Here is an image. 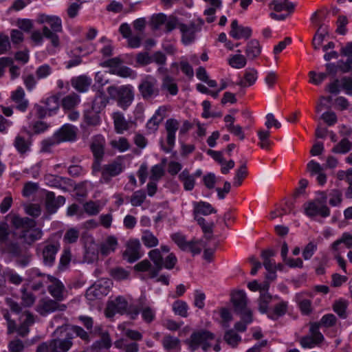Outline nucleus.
I'll return each instance as SVG.
<instances>
[{"instance_id": "nucleus-1", "label": "nucleus", "mask_w": 352, "mask_h": 352, "mask_svg": "<svg viewBox=\"0 0 352 352\" xmlns=\"http://www.w3.org/2000/svg\"><path fill=\"white\" fill-rule=\"evenodd\" d=\"M221 342L220 337H217L214 333L206 329L194 331L185 341L190 351H195L201 349L205 352L211 349L219 352L221 349Z\"/></svg>"}, {"instance_id": "nucleus-2", "label": "nucleus", "mask_w": 352, "mask_h": 352, "mask_svg": "<svg viewBox=\"0 0 352 352\" xmlns=\"http://www.w3.org/2000/svg\"><path fill=\"white\" fill-rule=\"evenodd\" d=\"M109 102L107 96L104 92H99L91 103L85 105L83 118L85 123L89 126H97L100 123V113L107 106Z\"/></svg>"}, {"instance_id": "nucleus-3", "label": "nucleus", "mask_w": 352, "mask_h": 352, "mask_svg": "<svg viewBox=\"0 0 352 352\" xmlns=\"http://www.w3.org/2000/svg\"><path fill=\"white\" fill-rule=\"evenodd\" d=\"M109 98L116 101L117 106L126 111L134 100V88L131 85H111L107 87Z\"/></svg>"}, {"instance_id": "nucleus-4", "label": "nucleus", "mask_w": 352, "mask_h": 352, "mask_svg": "<svg viewBox=\"0 0 352 352\" xmlns=\"http://www.w3.org/2000/svg\"><path fill=\"white\" fill-rule=\"evenodd\" d=\"M62 234L56 232L52 234L45 240L41 249L42 261L44 265L52 267L56 261V256L60 250Z\"/></svg>"}, {"instance_id": "nucleus-5", "label": "nucleus", "mask_w": 352, "mask_h": 352, "mask_svg": "<svg viewBox=\"0 0 352 352\" xmlns=\"http://www.w3.org/2000/svg\"><path fill=\"white\" fill-rule=\"evenodd\" d=\"M41 23H46L50 25L51 30L44 26L43 33L45 38L50 40L53 47H57L60 45L59 36L56 33L63 31L62 21L58 16H50L47 14L41 15Z\"/></svg>"}, {"instance_id": "nucleus-6", "label": "nucleus", "mask_w": 352, "mask_h": 352, "mask_svg": "<svg viewBox=\"0 0 352 352\" xmlns=\"http://www.w3.org/2000/svg\"><path fill=\"white\" fill-rule=\"evenodd\" d=\"M105 138L102 135H96L92 138L89 145L90 151L93 155L91 164L92 174L95 175L100 170V164L102 163L105 155Z\"/></svg>"}, {"instance_id": "nucleus-7", "label": "nucleus", "mask_w": 352, "mask_h": 352, "mask_svg": "<svg viewBox=\"0 0 352 352\" xmlns=\"http://www.w3.org/2000/svg\"><path fill=\"white\" fill-rule=\"evenodd\" d=\"M124 169L122 163L119 160H113L111 163L102 165L100 164V170L97 171L101 173L100 182L108 184L111 182L113 177L120 175Z\"/></svg>"}, {"instance_id": "nucleus-8", "label": "nucleus", "mask_w": 352, "mask_h": 352, "mask_svg": "<svg viewBox=\"0 0 352 352\" xmlns=\"http://www.w3.org/2000/svg\"><path fill=\"white\" fill-rule=\"evenodd\" d=\"M138 91L144 100L156 98L160 94L157 80L151 76L142 79L138 86Z\"/></svg>"}, {"instance_id": "nucleus-9", "label": "nucleus", "mask_w": 352, "mask_h": 352, "mask_svg": "<svg viewBox=\"0 0 352 352\" xmlns=\"http://www.w3.org/2000/svg\"><path fill=\"white\" fill-rule=\"evenodd\" d=\"M321 194L323 195L322 197L320 199H317L321 204L320 206H318L315 201H311L304 204L305 214L307 217H313L320 215L325 218L330 215V209L325 204L327 197L324 192H322Z\"/></svg>"}, {"instance_id": "nucleus-10", "label": "nucleus", "mask_w": 352, "mask_h": 352, "mask_svg": "<svg viewBox=\"0 0 352 352\" xmlns=\"http://www.w3.org/2000/svg\"><path fill=\"white\" fill-rule=\"evenodd\" d=\"M201 25L190 22L188 24L179 23L178 29L182 34V42L184 45H189L195 40L196 33L201 30Z\"/></svg>"}, {"instance_id": "nucleus-11", "label": "nucleus", "mask_w": 352, "mask_h": 352, "mask_svg": "<svg viewBox=\"0 0 352 352\" xmlns=\"http://www.w3.org/2000/svg\"><path fill=\"white\" fill-rule=\"evenodd\" d=\"M179 123L175 118L167 119L165 122V129L167 133L166 141L169 147L162 146V150L166 153H169L175 144L176 132L179 129Z\"/></svg>"}, {"instance_id": "nucleus-12", "label": "nucleus", "mask_w": 352, "mask_h": 352, "mask_svg": "<svg viewBox=\"0 0 352 352\" xmlns=\"http://www.w3.org/2000/svg\"><path fill=\"white\" fill-rule=\"evenodd\" d=\"M128 302L124 297L119 296L114 300L109 302L106 308V316L108 318L116 314H124L126 312Z\"/></svg>"}, {"instance_id": "nucleus-13", "label": "nucleus", "mask_w": 352, "mask_h": 352, "mask_svg": "<svg viewBox=\"0 0 352 352\" xmlns=\"http://www.w3.org/2000/svg\"><path fill=\"white\" fill-rule=\"evenodd\" d=\"M76 128L71 124H65L54 133V138L60 144L65 142H73L76 138Z\"/></svg>"}, {"instance_id": "nucleus-14", "label": "nucleus", "mask_w": 352, "mask_h": 352, "mask_svg": "<svg viewBox=\"0 0 352 352\" xmlns=\"http://www.w3.org/2000/svg\"><path fill=\"white\" fill-rule=\"evenodd\" d=\"M32 138L30 134L23 132V129L17 134L14 138L13 146L19 154L23 155L30 151L32 144Z\"/></svg>"}, {"instance_id": "nucleus-15", "label": "nucleus", "mask_w": 352, "mask_h": 352, "mask_svg": "<svg viewBox=\"0 0 352 352\" xmlns=\"http://www.w3.org/2000/svg\"><path fill=\"white\" fill-rule=\"evenodd\" d=\"M65 203V198L62 195L56 197L55 193L47 191L45 196V208L50 214H54Z\"/></svg>"}, {"instance_id": "nucleus-16", "label": "nucleus", "mask_w": 352, "mask_h": 352, "mask_svg": "<svg viewBox=\"0 0 352 352\" xmlns=\"http://www.w3.org/2000/svg\"><path fill=\"white\" fill-rule=\"evenodd\" d=\"M230 28L229 34L234 39H248L252 36V30L251 28L239 25L236 19H234L232 21Z\"/></svg>"}, {"instance_id": "nucleus-17", "label": "nucleus", "mask_w": 352, "mask_h": 352, "mask_svg": "<svg viewBox=\"0 0 352 352\" xmlns=\"http://www.w3.org/2000/svg\"><path fill=\"white\" fill-rule=\"evenodd\" d=\"M149 258L153 262L154 267L150 271L149 278H156L163 269V256L159 249L151 250L148 252Z\"/></svg>"}, {"instance_id": "nucleus-18", "label": "nucleus", "mask_w": 352, "mask_h": 352, "mask_svg": "<svg viewBox=\"0 0 352 352\" xmlns=\"http://www.w3.org/2000/svg\"><path fill=\"white\" fill-rule=\"evenodd\" d=\"M10 223L16 230H25L32 228L36 226V222L34 219L25 217H21L19 214H13L11 217Z\"/></svg>"}, {"instance_id": "nucleus-19", "label": "nucleus", "mask_w": 352, "mask_h": 352, "mask_svg": "<svg viewBox=\"0 0 352 352\" xmlns=\"http://www.w3.org/2000/svg\"><path fill=\"white\" fill-rule=\"evenodd\" d=\"M25 91L21 87H18L11 94V99L16 103V109L21 112H25L29 105V102L25 98Z\"/></svg>"}, {"instance_id": "nucleus-20", "label": "nucleus", "mask_w": 352, "mask_h": 352, "mask_svg": "<svg viewBox=\"0 0 352 352\" xmlns=\"http://www.w3.org/2000/svg\"><path fill=\"white\" fill-rule=\"evenodd\" d=\"M56 300L48 299L45 300L38 307V311L41 315H45L56 311V310L65 311V305H60Z\"/></svg>"}, {"instance_id": "nucleus-21", "label": "nucleus", "mask_w": 352, "mask_h": 352, "mask_svg": "<svg viewBox=\"0 0 352 352\" xmlns=\"http://www.w3.org/2000/svg\"><path fill=\"white\" fill-rule=\"evenodd\" d=\"M42 236V230L40 228H36V226L21 231L19 235L20 238L28 245H32L35 241L41 239Z\"/></svg>"}, {"instance_id": "nucleus-22", "label": "nucleus", "mask_w": 352, "mask_h": 352, "mask_svg": "<svg viewBox=\"0 0 352 352\" xmlns=\"http://www.w3.org/2000/svg\"><path fill=\"white\" fill-rule=\"evenodd\" d=\"M140 248L141 245L139 240L135 239L130 241L127 248V250L125 252V255L127 256V261L129 263H135V261L140 258Z\"/></svg>"}, {"instance_id": "nucleus-23", "label": "nucleus", "mask_w": 352, "mask_h": 352, "mask_svg": "<svg viewBox=\"0 0 352 352\" xmlns=\"http://www.w3.org/2000/svg\"><path fill=\"white\" fill-rule=\"evenodd\" d=\"M72 86L78 92L85 93L88 91L91 79L85 75L72 78L71 80Z\"/></svg>"}, {"instance_id": "nucleus-24", "label": "nucleus", "mask_w": 352, "mask_h": 352, "mask_svg": "<svg viewBox=\"0 0 352 352\" xmlns=\"http://www.w3.org/2000/svg\"><path fill=\"white\" fill-rule=\"evenodd\" d=\"M231 300L234 306V312L241 311L247 307V296L243 290H238L232 294Z\"/></svg>"}, {"instance_id": "nucleus-25", "label": "nucleus", "mask_w": 352, "mask_h": 352, "mask_svg": "<svg viewBox=\"0 0 352 352\" xmlns=\"http://www.w3.org/2000/svg\"><path fill=\"white\" fill-rule=\"evenodd\" d=\"M269 6L276 12L286 10L289 14L294 12L296 7V5L289 0H272Z\"/></svg>"}, {"instance_id": "nucleus-26", "label": "nucleus", "mask_w": 352, "mask_h": 352, "mask_svg": "<svg viewBox=\"0 0 352 352\" xmlns=\"http://www.w3.org/2000/svg\"><path fill=\"white\" fill-rule=\"evenodd\" d=\"M30 129L23 128V132L30 134L32 137L34 135H38L45 133L49 128L50 124L42 120H37L29 126Z\"/></svg>"}, {"instance_id": "nucleus-27", "label": "nucleus", "mask_w": 352, "mask_h": 352, "mask_svg": "<svg viewBox=\"0 0 352 352\" xmlns=\"http://www.w3.org/2000/svg\"><path fill=\"white\" fill-rule=\"evenodd\" d=\"M53 283L48 287L49 293L55 298L56 300L62 301L63 300V292L65 286L63 283L56 278H53Z\"/></svg>"}, {"instance_id": "nucleus-28", "label": "nucleus", "mask_w": 352, "mask_h": 352, "mask_svg": "<svg viewBox=\"0 0 352 352\" xmlns=\"http://www.w3.org/2000/svg\"><path fill=\"white\" fill-rule=\"evenodd\" d=\"M258 78V72L254 68H247L245 71L243 79H241L236 85L246 87L253 85Z\"/></svg>"}, {"instance_id": "nucleus-29", "label": "nucleus", "mask_w": 352, "mask_h": 352, "mask_svg": "<svg viewBox=\"0 0 352 352\" xmlns=\"http://www.w3.org/2000/svg\"><path fill=\"white\" fill-rule=\"evenodd\" d=\"M115 131L118 134H122L129 129V123L126 120L124 114L121 112H116L113 115Z\"/></svg>"}, {"instance_id": "nucleus-30", "label": "nucleus", "mask_w": 352, "mask_h": 352, "mask_svg": "<svg viewBox=\"0 0 352 352\" xmlns=\"http://www.w3.org/2000/svg\"><path fill=\"white\" fill-rule=\"evenodd\" d=\"M261 46L256 39H252L247 43L245 54L250 60L257 58L261 53Z\"/></svg>"}, {"instance_id": "nucleus-31", "label": "nucleus", "mask_w": 352, "mask_h": 352, "mask_svg": "<svg viewBox=\"0 0 352 352\" xmlns=\"http://www.w3.org/2000/svg\"><path fill=\"white\" fill-rule=\"evenodd\" d=\"M287 308L288 302L281 301L277 303L272 311H270V313L267 314V318L272 320H276L287 313Z\"/></svg>"}, {"instance_id": "nucleus-32", "label": "nucleus", "mask_w": 352, "mask_h": 352, "mask_svg": "<svg viewBox=\"0 0 352 352\" xmlns=\"http://www.w3.org/2000/svg\"><path fill=\"white\" fill-rule=\"evenodd\" d=\"M217 210L214 209L212 206L206 201H199L195 204L194 208L195 217L198 216L197 214H202L204 216L209 215L212 213H216Z\"/></svg>"}, {"instance_id": "nucleus-33", "label": "nucleus", "mask_w": 352, "mask_h": 352, "mask_svg": "<svg viewBox=\"0 0 352 352\" xmlns=\"http://www.w3.org/2000/svg\"><path fill=\"white\" fill-rule=\"evenodd\" d=\"M162 89L166 90L171 96H176L178 94L179 89L173 77L166 75L162 78Z\"/></svg>"}, {"instance_id": "nucleus-34", "label": "nucleus", "mask_w": 352, "mask_h": 352, "mask_svg": "<svg viewBox=\"0 0 352 352\" xmlns=\"http://www.w3.org/2000/svg\"><path fill=\"white\" fill-rule=\"evenodd\" d=\"M45 105L48 110V116L56 114L60 107V96L53 95L48 97L45 102Z\"/></svg>"}, {"instance_id": "nucleus-35", "label": "nucleus", "mask_w": 352, "mask_h": 352, "mask_svg": "<svg viewBox=\"0 0 352 352\" xmlns=\"http://www.w3.org/2000/svg\"><path fill=\"white\" fill-rule=\"evenodd\" d=\"M172 309L174 314L182 318L188 316L189 306L187 302L182 300H176L172 305Z\"/></svg>"}, {"instance_id": "nucleus-36", "label": "nucleus", "mask_w": 352, "mask_h": 352, "mask_svg": "<svg viewBox=\"0 0 352 352\" xmlns=\"http://www.w3.org/2000/svg\"><path fill=\"white\" fill-rule=\"evenodd\" d=\"M179 179L183 182L184 188L186 191H191L195 185L193 175H190L188 169L185 168L179 175Z\"/></svg>"}, {"instance_id": "nucleus-37", "label": "nucleus", "mask_w": 352, "mask_h": 352, "mask_svg": "<svg viewBox=\"0 0 352 352\" xmlns=\"http://www.w3.org/2000/svg\"><path fill=\"white\" fill-rule=\"evenodd\" d=\"M118 245V239L114 236H109L104 243L100 245V253L102 255H108L110 252H114Z\"/></svg>"}, {"instance_id": "nucleus-38", "label": "nucleus", "mask_w": 352, "mask_h": 352, "mask_svg": "<svg viewBox=\"0 0 352 352\" xmlns=\"http://www.w3.org/2000/svg\"><path fill=\"white\" fill-rule=\"evenodd\" d=\"M111 339L108 333H102L101 338L95 341L92 345L91 348L93 350H101V349H109L111 346Z\"/></svg>"}, {"instance_id": "nucleus-39", "label": "nucleus", "mask_w": 352, "mask_h": 352, "mask_svg": "<svg viewBox=\"0 0 352 352\" xmlns=\"http://www.w3.org/2000/svg\"><path fill=\"white\" fill-rule=\"evenodd\" d=\"M276 254V251L271 248L263 250L261 252V256L263 260V266L267 271L274 270L275 263L272 262L270 258L274 256Z\"/></svg>"}, {"instance_id": "nucleus-40", "label": "nucleus", "mask_w": 352, "mask_h": 352, "mask_svg": "<svg viewBox=\"0 0 352 352\" xmlns=\"http://www.w3.org/2000/svg\"><path fill=\"white\" fill-rule=\"evenodd\" d=\"M80 101V96L76 93H72L63 98L61 105L65 110H71L74 109Z\"/></svg>"}, {"instance_id": "nucleus-41", "label": "nucleus", "mask_w": 352, "mask_h": 352, "mask_svg": "<svg viewBox=\"0 0 352 352\" xmlns=\"http://www.w3.org/2000/svg\"><path fill=\"white\" fill-rule=\"evenodd\" d=\"M241 165L239 168L236 170L235 175L234 177V185L235 186H239L241 185L243 180L248 175V170L246 166V162L240 161Z\"/></svg>"}, {"instance_id": "nucleus-42", "label": "nucleus", "mask_w": 352, "mask_h": 352, "mask_svg": "<svg viewBox=\"0 0 352 352\" xmlns=\"http://www.w3.org/2000/svg\"><path fill=\"white\" fill-rule=\"evenodd\" d=\"M158 116H160V109H157L147 121L146 127L149 133H155L157 131L159 125L163 120V118H158Z\"/></svg>"}, {"instance_id": "nucleus-43", "label": "nucleus", "mask_w": 352, "mask_h": 352, "mask_svg": "<svg viewBox=\"0 0 352 352\" xmlns=\"http://www.w3.org/2000/svg\"><path fill=\"white\" fill-rule=\"evenodd\" d=\"M142 241L148 248L156 247L159 243L157 238L150 230H146L143 232Z\"/></svg>"}, {"instance_id": "nucleus-44", "label": "nucleus", "mask_w": 352, "mask_h": 352, "mask_svg": "<svg viewBox=\"0 0 352 352\" xmlns=\"http://www.w3.org/2000/svg\"><path fill=\"white\" fill-rule=\"evenodd\" d=\"M272 300V296L268 294H261L258 300V311L262 314L270 313L268 305Z\"/></svg>"}, {"instance_id": "nucleus-45", "label": "nucleus", "mask_w": 352, "mask_h": 352, "mask_svg": "<svg viewBox=\"0 0 352 352\" xmlns=\"http://www.w3.org/2000/svg\"><path fill=\"white\" fill-rule=\"evenodd\" d=\"M72 346V342L69 340H52V346L53 351L52 352H58V349L67 352Z\"/></svg>"}, {"instance_id": "nucleus-46", "label": "nucleus", "mask_w": 352, "mask_h": 352, "mask_svg": "<svg viewBox=\"0 0 352 352\" xmlns=\"http://www.w3.org/2000/svg\"><path fill=\"white\" fill-rule=\"evenodd\" d=\"M3 276L10 283L19 285L23 282V278L14 270L7 268L3 271Z\"/></svg>"}, {"instance_id": "nucleus-47", "label": "nucleus", "mask_w": 352, "mask_h": 352, "mask_svg": "<svg viewBox=\"0 0 352 352\" xmlns=\"http://www.w3.org/2000/svg\"><path fill=\"white\" fill-rule=\"evenodd\" d=\"M228 63L233 68L242 69L246 65L247 60L242 54H234L229 58Z\"/></svg>"}, {"instance_id": "nucleus-48", "label": "nucleus", "mask_w": 352, "mask_h": 352, "mask_svg": "<svg viewBox=\"0 0 352 352\" xmlns=\"http://www.w3.org/2000/svg\"><path fill=\"white\" fill-rule=\"evenodd\" d=\"M351 148V144L347 138H343L340 142L335 145L331 149L334 153L344 154L348 153Z\"/></svg>"}, {"instance_id": "nucleus-49", "label": "nucleus", "mask_w": 352, "mask_h": 352, "mask_svg": "<svg viewBox=\"0 0 352 352\" xmlns=\"http://www.w3.org/2000/svg\"><path fill=\"white\" fill-rule=\"evenodd\" d=\"M146 197V192L143 190H138L133 193L130 202L134 207L140 206L144 202Z\"/></svg>"}, {"instance_id": "nucleus-50", "label": "nucleus", "mask_w": 352, "mask_h": 352, "mask_svg": "<svg viewBox=\"0 0 352 352\" xmlns=\"http://www.w3.org/2000/svg\"><path fill=\"white\" fill-rule=\"evenodd\" d=\"M347 302L344 300H338L336 301L333 306V311L338 315V316L342 319H345L347 318L346 314V309H347Z\"/></svg>"}, {"instance_id": "nucleus-51", "label": "nucleus", "mask_w": 352, "mask_h": 352, "mask_svg": "<svg viewBox=\"0 0 352 352\" xmlns=\"http://www.w3.org/2000/svg\"><path fill=\"white\" fill-rule=\"evenodd\" d=\"M223 339L228 344L234 347L241 341V336L233 330H228L224 334Z\"/></svg>"}, {"instance_id": "nucleus-52", "label": "nucleus", "mask_w": 352, "mask_h": 352, "mask_svg": "<svg viewBox=\"0 0 352 352\" xmlns=\"http://www.w3.org/2000/svg\"><path fill=\"white\" fill-rule=\"evenodd\" d=\"M71 259H72V254H71L70 250L65 249L60 256V258L59 264H58L59 270H60V271L65 270L68 267V266L71 262Z\"/></svg>"}, {"instance_id": "nucleus-53", "label": "nucleus", "mask_w": 352, "mask_h": 352, "mask_svg": "<svg viewBox=\"0 0 352 352\" xmlns=\"http://www.w3.org/2000/svg\"><path fill=\"white\" fill-rule=\"evenodd\" d=\"M195 219L197 221V224L201 227L203 232L205 234H212L213 232V228L214 226V222L206 223L204 217L195 216Z\"/></svg>"}, {"instance_id": "nucleus-54", "label": "nucleus", "mask_w": 352, "mask_h": 352, "mask_svg": "<svg viewBox=\"0 0 352 352\" xmlns=\"http://www.w3.org/2000/svg\"><path fill=\"white\" fill-rule=\"evenodd\" d=\"M164 348L166 350L175 349L180 344V340L171 336H165L162 340Z\"/></svg>"}, {"instance_id": "nucleus-55", "label": "nucleus", "mask_w": 352, "mask_h": 352, "mask_svg": "<svg viewBox=\"0 0 352 352\" xmlns=\"http://www.w3.org/2000/svg\"><path fill=\"white\" fill-rule=\"evenodd\" d=\"M115 345L117 348L125 347V352H138L139 346L135 342H128L126 340H121L116 342Z\"/></svg>"}, {"instance_id": "nucleus-56", "label": "nucleus", "mask_w": 352, "mask_h": 352, "mask_svg": "<svg viewBox=\"0 0 352 352\" xmlns=\"http://www.w3.org/2000/svg\"><path fill=\"white\" fill-rule=\"evenodd\" d=\"M167 16L164 13L153 14L151 19V25L154 30H158L160 27L166 21Z\"/></svg>"}, {"instance_id": "nucleus-57", "label": "nucleus", "mask_w": 352, "mask_h": 352, "mask_svg": "<svg viewBox=\"0 0 352 352\" xmlns=\"http://www.w3.org/2000/svg\"><path fill=\"white\" fill-rule=\"evenodd\" d=\"M317 244L313 241L308 243L302 250V255L305 261L311 259L315 252L317 251Z\"/></svg>"}, {"instance_id": "nucleus-58", "label": "nucleus", "mask_w": 352, "mask_h": 352, "mask_svg": "<svg viewBox=\"0 0 352 352\" xmlns=\"http://www.w3.org/2000/svg\"><path fill=\"white\" fill-rule=\"evenodd\" d=\"M152 63L151 56L147 52H141L136 55V66L144 67Z\"/></svg>"}, {"instance_id": "nucleus-59", "label": "nucleus", "mask_w": 352, "mask_h": 352, "mask_svg": "<svg viewBox=\"0 0 352 352\" xmlns=\"http://www.w3.org/2000/svg\"><path fill=\"white\" fill-rule=\"evenodd\" d=\"M79 237V231L74 228L68 229L63 237V241L66 243H76Z\"/></svg>"}, {"instance_id": "nucleus-60", "label": "nucleus", "mask_w": 352, "mask_h": 352, "mask_svg": "<svg viewBox=\"0 0 352 352\" xmlns=\"http://www.w3.org/2000/svg\"><path fill=\"white\" fill-rule=\"evenodd\" d=\"M323 340H318L316 337L307 336L301 338L300 344L304 349H311L321 343Z\"/></svg>"}, {"instance_id": "nucleus-61", "label": "nucleus", "mask_w": 352, "mask_h": 352, "mask_svg": "<svg viewBox=\"0 0 352 352\" xmlns=\"http://www.w3.org/2000/svg\"><path fill=\"white\" fill-rule=\"evenodd\" d=\"M309 82L315 85H320L327 77L326 73L320 72L317 74L314 71H310L309 72Z\"/></svg>"}, {"instance_id": "nucleus-62", "label": "nucleus", "mask_w": 352, "mask_h": 352, "mask_svg": "<svg viewBox=\"0 0 352 352\" xmlns=\"http://www.w3.org/2000/svg\"><path fill=\"white\" fill-rule=\"evenodd\" d=\"M171 239L177 245V246L182 250H186V245L188 241L184 235L179 232H176L170 236Z\"/></svg>"}, {"instance_id": "nucleus-63", "label": "nucleus", "mask_w": 352, "mask_h": 352, "mask_svg": "<svg viewBox=\"0 0 352 352\" xmlns=\"http://www.w3.org/2000/svg\"><path fill=\"white\" fill-rule=\"evenodd\" d=\"M321 118L329 126H333L338 121V117L333 111H325L322 116Z\"/></svg>"}, {"instance_id": "nucleus-64", "label": "nucleus", "mask_w": 352, "mask_h": 352, "mask_svg": "<svg viewBox=\"0 0 352 352\" xmlns=\"http://www.w3.org/2000/svg\"><path fill=\"white\" fill-rule=\"evenodd\" d=\"M52 73V68L47 64H43L39 66L36 71V75L38 79L47 78Z\"/></svg>"}]
</instances>
